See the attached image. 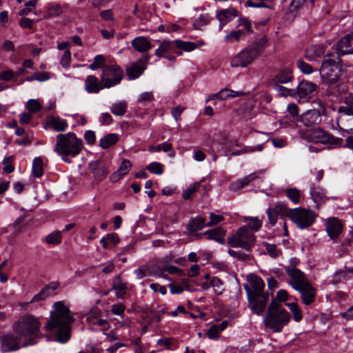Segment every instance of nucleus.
Returning <instances> with one entry per match:
<instances>
[{"label":"nucleus","instance_id":"f257e3e1","mask_svg":"<svg viewBox=\"0 0 353 353\" xmlns=\"http://www.w3.org/2000/svg\"><path fill=\"white\" fill-rule=\"evenodd\" d=\"M50 312V320L45 325V329L55 334L56 341L64 343L70 337V325L74 319L68 307L63 301H57Z\"/></svg>","mask_w":353,"mask_h":353},{"label":"nucleus","instance_id":"f03ea898","mask_svg":"<svg viewBox=\"0 0 353 353\" xmlns=\"http://www.w3.org/2000/svg\"><path fill=\"white\" fill-rule=\"evenodd\" d=\"M41 323L39 319L30 314L21 316L13 325L16 334H19L22 340L30 345L37 343L41 337L40 333Z\"/></svg>","mask_w":353,"mask_h":353},{"label":"nucleus","instance_id":"7ed1b4c3","mask_svg":"<svg viewBox=\"0 0 353 353\" xmlns=\"http://www.w3.org/2000/svg\"><path fill=\"white\" fill-rule=\"evenodd\" d=\"M267 43L268 39L265 37L252 43L231 59L230 65L232 68L247 67L264 52Z\"/></svg>","mask_w":353,"mask_h":353},{"label":"nucleus","instance_id":"20e7f679","mask_svg":"<svg viewBox=\"0 0 353 353\" xmlns=\"http://www.w3.org/2000/svg\"><path fill=\"white\" fill-rule=\"evenodd\" d=\"M290 319V314L288 311L282 307L276 300H272L263 318V323L266 327L273 332H280L283 327L289 323Z\"/></svg>","mask_w":353,"mask_h":353},{"label":"nucleus","instance_id":"39448f33","mask_svg":"<svg viewBox=\"0 0 353 353\" xmlns=\"http://www.w3.org/2000/svg\"><path fill=\"white\" fill-rule=\"evenodd\" d=\"M82 148V140L77 138L73 132L60 134L57 136L54 152L59 155L74 157L80 153Z\"/></svg>","mask_w":353,"mask_h":353},{"label":"nucleus","instance_id":"423d86ee","mask_svg":"<svg viewBox=\"0 0 353 353\" xmlns=\"http://www.w3.org/2000/svg\"><path fill=\"white\" fill-rule=\"evenodd\" d=\"M255 241L254 234L246 226H242L228 236L227 245L231 248H240L250 251Z\"/></svg>","mask_w":353,"mask_h":353},{"label":"nucleus","instance_id":"0eeeda50","mask_svg":"<svg viewBox=\"0 0 353 353\" xmlns=\"http://www.w3.org/2000/svg\"><path fill=\"white\" fill-rule=\"evenodd\" d=\"M289 216L299 228L304 229L314 223L316 214L311 210L298 208L290 210Z\"/></svg>","mask_w":353,"mask_h":353},{"label":"nucleus","instance_id":"6e6552de","mask_svg":"<svg viewBox=\"0 0 353 353\" xmlns=\"http://www.w3.org/2000/svg\"><path fill=\"white\" fill-rule=\"evenodd\" d=\"M123 72L117 65L105 66L101 74V81L105 88H110L118 85L122 80Z\"/></svg>","mask_w":353,"mask_h":353},{"label":"nucleus","instance_id":"1a4fd4ad","mask_svg":"<svg viewBox=\"0 0 353 353\" xmlns=\"http://www.w3.org/2000/svg\"><path fill=\"white\" fill-rule=\"evenodd\" d=\"M319 72L324 81L329 84L334 83L338 79L339 72L336 59H324Z\"/></svg>","mask_w":353,"mask_h":353},{"label":"nucleus","instance_id":"9d476101","mask_svg":"<svg viewBox=\"0 0 353 353\" xmlns=\"http://www.w3.org/2000/svg\"><path fill=\"white\" fill-rule=\"evenodd\" d=\"M312 103L318 105L319 109L307 110L300 117V121L306 126H311L319 123L321 121V115L325 112L324 104L321 100L316 99Z\"/></svg>","mask_w":353,"mask_h":353},{"label":"nucleus","instance_id":"9b49d317","mask_svg":"<svg viewBox=\"0 0 353 353\" xmlns=\"http://www.w3.org/2000/svg\"><path fill=\"white\" fill-rule=\"evenodd\" d=\"M182 54L181 50H176V40L163 41L154 52L156 56L168 59L170 61L174 60L176 56H181Z\"/></svg>","mask_w":353,"mask_h":353},{"label":"nucleus","instance_id":"f8f14e48","mask_svg":"<svg viewBox=\"0 0 353 353\" xmlns=\"http://www.w3.org/2000/svg\"><path fill=\"white\" fill-rule=\"evenodd\" d=\"M310 139L315 143L329 144L332 146H339L341 143L340 138H335L321 128L313 130L310 134Z\"/></svg>","mask_w":353,"mask_h":353},{"label":"nucleus","instance_id":"ddd939ff","mask_svg":"<svg viewBox=\"0 0 353 353\" xmlns=\"http://www.w3.org/2000/svg\"><path fill=\"white\" fill-rule=\"evenodd\" d=\"M30 345L26 344L24 340H22L19 334H7L2 339V350L4 352L14 351L21 347Z\"/></svg>","mask_w":353,"mask_h":353},{"label":"nucleus","instance_id":"4468645a","mask_svg":"<svg viewBox=\"0 0 353 353\" xmlns=\"http://www.w3.org/2000/svg\"><path fill=\"white\" fill-rule=\"evenodd\" d=\"M285 271L290 278L288 282L294 290L308 281L307 277L303 272L294 267L285 266Z\"/></svg>","mask_w":353,"mask_h":353},{"label":"nucleus","instance_id":"2eb2a0df","mask_svg":"<svg viewBox=\"0 0 353 353\" xmlns=\"http://www.w3.org/2000/svg\"><path fill=\"white\" fill-rule=\"evenodd\" d=\"M249 286H245L248 296L265 294L263 292L265 283L263 279L254 274L248 276Z\"/></svg>","mask_w":353,"mask_h":353},{"label":"nucleus","instance_id":"dca6fc26","mask_svg":"<svg viewBox=\"0 0 353 353\" xmlns=\"http://www.w3.org/2000/svg\"><path fill=\"white\" fill-rule=\"evenodd\" d=\"M251 310L253 313L260 315L264 311L268 297L265 294L248 296Z\"/></svg>","mask_w":353,"mask_h":353},{"label":"nucleus","instance_id":"f3484780","mask_svg":"<svg viewBox=\"0 0 353 353\" xmlns=\"http://www.w3.org/2000/svg\"><path fill=\"white\" fill-rule=\"evenodd\" d=\"M150 60V56L145 54L143 56V59L137 61L136 63L132 64L127 69V74L130 79H135L138 78L143 72L145 70L147 63Z\"/></svg>","mask_w":353,"mask_h":353},{"label":"nucleus","instance_id":"a211bd4d","mask_svg":"<svg viewBox=\"0 0 353 353\" xmlns=\"http://www.w3.org/2000/svg\"><path fill=\"white\" fill-rule=\"evenodd\" d=\"M296 290L301 294L303 303L305 305H309L314 301L316 289L312 286L309 281H307Z\"/></svg>","mask_w":353,"mask_h":353},{"label":"nucleus","instance_id":"6ab92c4d","mask_svg":"<svg viewBox=\"0 0 353 353\" xmlns=\"http://www.w3.org/2000/svg\"><path fill=\"white\" fill-rule=\"evenodd\" d=\"M316 85L312 81H302L296 88V94L300 99L308 101L311 94L315 91Z\"/></svg>","mask_w":353,"mask_h":353},{"label":"nucleus","instance_id":"aec40b11","mask_svg":"<svg viewBox=\"0 0 353 353\" xmlns=\"http://www.w3.org/2000/svg\"><path fill=\"white\" fill-rule=\"evenodd\" d=\"M343 225L341 222L336 218H330L326 221L325 230L328 236L332 240L336 239L342 232Z\"/></svg>","mask_w":353,"mask_h":353},{"label":"nucleus","instance_id":"412c9836","mask_svg":"<svg viewBox=\"0 0 353 353\" xmlns=\"http://www.w3.org/2000/svg\"><path fill=\"white\" fill-rule=\"evenodd\" d=\"M336 50L339 54L353 53V32L346 34L339 41Z\"/></svg>","mask_w":353,"mask_h":353},{"label":"nucleus","instance_id":"4be33fe9","mask_svg":"<svg viewBox=\"0 0 353 353\" xmlns=\"http://www.w3.org/2000/svg\"><path fill=\"white\" fill-rule=\"evenodd\" d=\"M85 90L88 93H98L100 90L105 88L103 82L94 75H88L84 83Z\"/></svg>","mask_w":353,"mask_h":353},{"label":"nucleus","instance_id":"5701e85b","mask_svg":"<svg viewBox=\"0 0 353 353\" xmlns=\"http://www.w3.org/2000/svg\"><path fill=\"white\" fill-rule=\"evenodd\" d=\"M310 194L311 199L316 204L319 205L327 199L325 190L319 184L312 183L310 188Z\"/></svg>","mask_w":353,"mask_h":353},{"label":"nucleus","instance_id":"b1692460","mask_svg":"<svg viewBox=\"0 0 353 353\" xmlns=\"http://www.w3.org/2000/svg\"><path fill=\"white\" fill-rule=\"evenodd\" d=\"M325 53L323 44L313 45L307 48L305 52V57L310 61H316Z\"/></svg>","mask_w":353,"mask_h":353},{"label":"nucleus","instance_id":"393cba45","mask_svg":"<svg viewBox=\"0 0 353 353\" xmlns=\"http://www.w3.org/2000/svg\"><path fill=\"white\" fill-rule=\"evenodd\" d=\"M262 172H252L242 179H239L230 184V190L233 191H236L243 188L245 185L249 184L250 182L253 181L259 177V174Z\"/></svg>","mask_w":353,"mask_h":353},{"label":"nucleus","instance_id":"a878e982","mask_svg":"<svg viewBox=\"0 0 353 353\" xmlns=\"http://www.w3.org/2000/svg\"><path fill=\"white\" fill-rule=\"evenodd\" d=\"M225 230L221 227H217L212 230L204 232L203 234L208 236V239L214 240L217 243L223 245L225 244L224 236L225 235Z\"/></svg>","mask_w":353,"mask_h":353},{"label":"nucleus","instance_id":"bb28decb","mask_svg":"<svg viewBox=\"0 0 353 353\" xmlns=\"http://www.w3.org/2000/svg\"><path fill=\"white\" fill-rule=\"evenodd\" d=\"M132 46L138 52H145L152 48L150 41L147 37H137L132 41Z\"/></svg>","mask_w":353,"mask_h":353},{"label":"nucleus","instance_id":"cd10ccee","mask_svg":"<svg viewBox=\"0 0 353 353\" xmlns=\"http://www.w3.org/2000/svg\"><path fill=\"white\" fill-rule=\"evenodd\" d=\"M132 168V163L129 160L123 159L118 168L110 176V179L113 182H116L127 174Z\"/></svg>","mask_w":353,"mask_h":353},{"label":"nucleus","instance_id":"c85d7f7f","mask_svg":"<svg viewBox=\"0 0 353 353\" xmlns=\"http://www.w3.org/2000/svg\"><path fill=\"white\" fill-rule=\"evenodd\" d=\"M112 289L119 299H123L127 290V285L124 283L120 276H116L112 281Z\"/></svg>","mask_w":353,"mask_h":353},{"label":"nucleus","instance_id":"c756f323","mask_svg":"<svg viewBox=\"0 0 353 353\" xmlns=\"http://www.w3.org/2000/svg\"><path fill=\"white\" fill-rule=\"evenodd\" d=\"M237 14V11L234 8H228L221 10L216 14L218 20L221 23L220 29L223 25H225L232 19H234Z\"/></svg>","mask_w":353,"mask_h":353},{"label":"nucleus","instance_id":"7c9ffc66","mask_svg":"<svg viewBox=\"0 0 353 353\" xmlns=\"http://www.w3.org/2000/svg\"><path fill=\"white\" fill-rule=\"evenodd\" d=\"M293 78L292 70L290 68H285L280 70L274 76L273 81L278 83H288Z\"/></svg>","mask_w":353,"mask_h":353},{"label":"nucleus","instance_id":"2f4dec72","mask_svg":"<svg viewBox=\"0 0 353 353\" xmlns=\"http://www.w3.org/2000/svg\"><path fill=\"white\" fill-rule=\"evenodd\" d=\"M57 288V285L56 284H52L43 288L39 293L35 294L30 301L27 303L26 304L34 303V302H39L46 299Z\"/></svg>","mask_w":353,"mask_h":353},{"label":"nucleus","instance_id":"473e14b6","mask_svg":"<svg viewBox=\"0 0 353 353\" xmlns=\"http://www.w3.org/2000/svg\"><path fill=\"white\" fill-rule=\"evenodd\" d=\"M47 124L57 132L64 131L68 128L65 120L57 117H50L48 119Z\"/></svg>","mask_w":353,"mask_h":353},{"label":"nucleus","instance_id":"72a5a7b5","mask_svg":"<svg viewBox=\"0 0 353 353\" xmlns=\"http://www.w3.org/2000/svg\"><path fill=\"white\" fill-rule=\"evenodd\" d=\"M244 95L245 93L242 91H234L232 90L224 88L215 94L213 96V98L219 99L220 100H226L228 99L239 97Z\"/></svg>","mask_w":353,"mask_h":353},{"label":"nucleus","instance_id":"f704fd0d","mask_svg":"<svg viewBox=\"0 0 353 353\" xmlns=\"http://www.w3.org/2000/svg\"><path fill=\"white\" fill-rule=\"evenodd\" d=\"M228 325L226 321H222L220 324L212 325L206 333L208 337L212 340L216 339L219 334L227 328Z\"/></svg>","mask_w":353,"mask_h":353},{"label":"nucleus","instance_id":"c9c22d12","mask_svg":"<svg viewBox=\"0 0 353 353\" xmlns=\"http://www.w3.org/2000/svg\"><path fill=\"white\" fill-rule=\"evenodd\" d=\"M246 5L252 8H265L270 10L274 8V0H248Z\"/></svg>","mask_w":353,"mask_h":353},{"label":"nucleus","instance_id":"e433bc0d","mask_svg":"<svg viewBox=\"0 0 353 353\" xmlns=\"http://www.w3.org/2000/svg\"><path fill=\"white\" fill-rule=\"evenodd\" d=\"M244 221L247 223L245 225L253 234L259 230L262 225V221L257 216H245Z\"/></svg>","mask_w":353,"mask_h":353},{"label":"nucleus","instance_id":"4c0bfd02","mask_svg":"<svg viewBox=\"0 0 353 353\" xmlns=\"http://www.w3.org/2000/svg\"><path fill=\"white\" fill-rule=\"evenodd\" d=\"M32 174L40 178L43 174V163L41 157H36L32 162Z\"/></svg>","mask_w":353,"mask_h":353},{"label":"nucleus","instance_id":"58836bf2","mask_svg":"<svg viewBox=\"0 0 353 353\" xmlns=\"http://www.w3.org/2000/svg\"><path fill=\"white\" fill-rule=\"evenodd\" d=\"M117 141L118 136L117 134H108L101 139L99 145L103 149H107L116 143Z\"/></svg>","mask_w":353,"mask_h":353},{"label":"nucleus","instance_id":"ea45409f","mask_svg":"<svg viewBox=\"0 0 353 353\" xmlns=\"http://www.w3.org/2000/svg\"><path fill=\"white\" fill-rule=\"evenodd\" d=\"M206 226L205 219L202 216H198L192 219L188 224V229L190 232H196L200 230Z\"/></svg>","mask_w":353,"mask_h":353},{"label":"nucleus","instance_id":"a19ab883","mask_svg":"<svg viewBox=\"0 0 353 353\" xmlns=\"http://www.w3.org/2000/svg\"><path fill=\"white\" fill-rule=\"evenodd\" d=\"M211 17L208 13L201 14L199 17L195 19L193 22V27L196 30H200L202 27L206 26L210 23Z\"/></svg>","mask_w":353,"mask_h":353},{"label":"nucleus","instance_id":"79ce46f5","mask_svg":"<svg viewBox=\"0 0 353 353\" xmlns=\"http://www.w3.org/2000/svg\"><path fill=\"white\" fill-rule=\"evenodd\" d=\"M245 35L243 30H238L231 32L224 37V41L227 43H234L243 39Z\"/></svg>","mask_w":353,"mask_h":353},{"label":"nucleus","instance_id":"37998d69","mask_svg":"<svg viewBox=\"0 0 353 353\" xmlns=\"http://www.w3.org/2000/svg\"><path fill=\"white\" fill-rule=\"evenodd\" d=\"M285 305L290 309L293 315V319L299 322L303 319L301 310L296 302L286 303Z\"/></svg>","mask_w":353,"mask_h":353},{"label":"nucleus","instance_id":"c03bdc74","mask_svg":"<svg viewBox=\"0 0 353 353\" xmlns=\"http://www.w3.org/2000/svg\"><path fill=\"white\" fill-rule=\"evenodd\" d=\"M176 50L190 52L195 50L194 42L176 39Z\"/></svg>","mask_w":353,"mask_h":353},{"label":"nucleus","instance_id":"a18cd8bd","mask_svg":"<svg viewBox=\"0 0 353 353\" xmlns=\"http://www.w3.org/2000/svg\"><path fill=\"white\" fill-rule=\"evenodd\" d=\"M127 109V103L125 101H119L113 103L111 106V112L117 116L123 115Z\"/></svg>","mask_w":353,"mask_h":353},{"label":"nucleus","instance_id":"49530a36","mask_svg":"<svg viewBox=\"0 0 353 353\" xmlns=\"http://www.w3.org/2000/svg\"><path fill=\"white\" fill-rule=\"evenodd\" d=\"M46 9L47 11L43 16L44 18L57 17L62 13V9L58 4H50Z\"/></svg>","mask_w":353,"mask_h":353},{"label":"nucleus","instance_id":"de8ad7c7","mask_svg":"<svg viewBox=\"0 0 353 353\" xmlns=\"http://www.w3.org/2000/svg\"><path fill=\"white\" fill-rule=\"evenodd\" d=\"M45 241L48 244L57 245L61 241V233L59 231H54L48 234L45 238Z\"/></svg>","mask_w":353,"mask_h":353},{"label":"nucleus","instance_id":"09e8293b","mask_svg":"<svg viewBox=\"0 0 353 353\" xmlns=\"http://www.w3.org/2000/svg\"><path fill=\"white\" fill-rule=\"evenodd\" d=\"M210 286L213 288L214 292L218 295L221 294L224 290L223 281L216 276L210 279Z\"/></svg>","mask_w":353,"mask_h":353},{"label":"nucleus","instance_id":"8fccbe9b","mask_svg":"<svg viewBox=\"0 0 353 353\" xmlns=\"http://www.w3.org/2000/svg\"><path fill=\"white\" fill-rule=\"evenodd\" d=\"M87 320L90 322V323H92L93 325H97L99 327H101V331L103 332L107 330L110 327L109 323L106 320L101 319H92L91 314H90L89 316L87 317Z\"/></svg>","mask_w":353,"mask_h":353},{"label":"nucleus","instance_id":"3c124183","mask_svg":"<svg viewBox=\"0 0 353 353\" xmlns=\"http://www.w3.org/2000/svg\"><path fill=\"white\" fill-rule=\"evenodd\" d=\"M286 196L293 203H298L300 201L301 193L296 188H288L286 190Z\"/></svg>","mask_w":353,"mask_h":353},{"label":"nucleus","instance_id":"603ef678","mask_svg":"<svg viewBox=\"0 0 353 353\" xmlns=\"http://www.w3.org/2000/svg\"><path fill=\"white\" fill-rule=\"evenodd\" d=\"M238 26L243 30L244 34L246 36L252 32L250 21L245 17H241L239 19Z\"/></svg>","mask_w":353,"mask_h":353},{"label":"nucleus","instance_id":"864d4df0","mask_svg":"<svg viewBox=\"0 0 353 353\" xmlns=\"http://www.w3.org/2000/svg\"><path fill=\"white\" fill-rule=\"evenodd\" d=\"M13 161L14 156H10L3 159L2 164L3 165V170L5 173L10 174L14 171Z\"/></svg>","mask_w":353,"mask_h":353},{"label":"nucleus","instance_id":"5fc2aeb1","mask_svg":"<svg viewBox=\"0 0 353 353\" xmlns=\"http://www.w3.org/2000/svg\"><path fill=\"white\" fill-rule=\"evenodd\" d=\"M147 170L152 174L161 175L163 172V165L159 162H152L147 166Z\"/></svg>","mask_w":353,"mask_h":353},{"label":"nucleus","instance_id":"6e6d98bb","mask_svg":"<svg viewBox=\"0 0 353 353\" xmlns=\"http://www.w3.org/2000/svg\"><path fill=\"white\" fill-rule=\"evenodd\" d=\"M296 64L299 70L305 74H310L314 72L312 65L301 59L298 60Z\"/></svg>","mask_w":353,"mask_h":353},{"label":"nucleus","instance_id":"4d7b16f0","mask_svg":"<svg viewBox=\"0 0 353 353\" xmlns=\"http://www.w3.org/2000/svg\"><path fill=\"white\" fill-rule=\"evenodd\" d=\"M266 252L271 257H278L281 254V251L274 244L265 243Z\"/></svg>","mask_w":353,"mask_h":353},{"label":"nucleus","instance_id":"13d9d810","mask_svg":"<svg viewBox=\"0 0 353 353\" xmlns=\"http://www.w3.org/2000/svg\"><path fill=\"white\" fill-rule=\"evenodd\" d=\"M230 256L234 259H237L240 261H247L250 259V255L245 253H243L241 251H235L231 249H229L228 251Z\"/></svg>","mask_w":353,"mask_h":353},{"label":"nucleus","instance_id":"bf43d9fd","mask_svg":"<svg viewBox=\"0 0 353 353\" xmlns=\"http://www.w3.org/2000/svg\"><path fill=\"white\" fill-rule=\"evenodd\" d=\"M275 90L277 93L281 97L293 96L294 94V90L288 89L280 85H275Z\"/></svg>","mask_w":353,"mask_h":353},{"label":"nucleus","instance_id":"052dcab7","mask_svg":"<svg viewBox=\"0 0 353 353\" xmlns=\"http://www.w3.org/2000/svg\"><path fill=\"white\" fill-rule=\"evenodd\" d=\"M200 186V182H196L192 184L188 189H186L183 193V196L184 199H188L191 197L192 194L196 192Z\"/></svg>","mask_w":353,"mask_h":353},{"label":"nucleus","instance_id":"680f3d73","mask_svg":"<svg viewBox=\"0 0 353 353\" xmlns=\"http://www.w3.org/2000/svg\"><path fill=\"white\" fill-rule=\"evenodd\" d=\"M345 105L339 108V112L345 115L353 116V105L349 104L347 101V97L345 99Z\"/></svg>","mask_w":353,"mask_h":353},{"label":"nucleus","instance_id":"e2e57ef3","mask_svg":"<svg viewBox=\"0 0 353 353\" xmlns=\"http://www.w3.org/2000/svg\"><path fill=\"white\" fill-rule=\"evenodd\" d=\"M26 108L28 110L36 112L40 110L41 105L38 100L30 99L26 103Z\"/></svg>","mask_w":353,"mask_h":353},{"label":"nucleus","instance_id":"0e129e2a","mask_svg":"<svg viewBox=\"0 0 353 353\" xmlns=\"http://www.w3.org/2000/svg\"><path fill=\"white\" fill-rule=\"evenodd\" d=\"M210 221L206 223V227H211L223 221V216L221 214H210Z\"/></svg>","mask_w":353,"mask_h":353},{"label":"nucleus","instance_id":"69168bd1","mask_svg":"<svg viewBox=\"0 0 353 353\" xmlns=\"http://www.w3.org/2000/svg\"><path fill=\"white\" fill-rule=\"evenodd\" d=\"M274 210L276 211V214L279 215H288L289 216V211L291 209H288L285 204L279 203H277L275 207L274 208Z\"/></svg>","mask_w":353,"mask_h":353},{"label":"nucleus","instance_id":"338daca9","mask_svg":"<svg viewBox=\"0 0 353 353\" xmlns=\"http://www.w3.org/2000/svg\"><path fill=\"white\" fill-rule=\"evenodd\" d=\"M71 61V53L70 50H66L61 59V64L63 68H68Z\"/></svg>","mask_w":353,"mask_h":353},{"label":"nucleus","instance_id":"774afa93","mask_svg":"<svg viewBox=\"0 0 353 353\" xmlns=\"http://www.w3.org/2000/svg\"><path fill=\"white\" fill-rule=\"evenodd\" d=\"M137 100L139 102L152 101L154 100V97L152 92H145L140 94Z\"/></svg>","mask_w":353,"mask_h":353}]
</instances>
